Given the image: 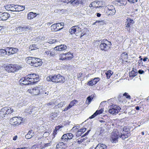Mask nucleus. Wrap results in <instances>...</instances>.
Instances as JSON below:
<instances>
[{"label":"nucleus","mask_w":149,"mask_h":149,"mask_svg":"<svg viewBox=\"0 0 149 149\" xmlns=\"http://www.w3.org/2000/svg\"><path fill=\"white\" fill-rule=\"evenodd\" d=\"M101 40H96L95 41L96 43H98ZM100 44V49L104 51H107L111 47V42L108 41L107 40L104 39L101 40Z\"/></svg>","instance_id":"nucleus-1"},{"label":"nucleus","mask_w":149,"mask_h":149,"mask_svg":"<svg viewBox=\"0 0 149 149\" xmlns=\"http://www.w3.org/2000/svg\"><path fill=\"white\" fill-rule=\"evenodd\" d=\"M22 68L21 65L16 64H10L5 67V69L8 72L14 73L20 70Z\"/></svg>","instance_id":"nucleus-2"},{"label":"nucleus","mask_w":149,"mask_h":149,"mask_svg":"<svg viewBox=\"0 0 149 149\" xmlns=\"http://www.w3.org/2000/svg\"><path fill=\"white\" fill-rule=\"evenodd\" d=\"M109 113L113 115H116L118 113L121 109L119 106L114 104H112L110 106H109Z\"/></svg>","instance_id":"nucleus-3"},{"label":"nucleus","mask_w":149,"mask_h":149,"mask_svg":"<svg viewBox=\"0 0 149 149\" xmlns=\"http://www.w3.org/2000/svg\"><path fill=\"white\" fill-rule=\"evenodd\" d=\"M26 76V78H28L30 81H32V82H31L32 84H34L39 80L38 75L35 74H29Z\"/></svg>","instance_id":"nucleus-4"},{"label":"nucleus","mask_w":149,"mask_h":149,"mask_svg":"<svg viewBox=\"0 0 149 149\" xmlns=\"http://www.w3.org/2000/svg\"><path fill=\"white\" fill-rule=\"evenodd\" d=\"M22 118L19 117V118L17 117H13L10 120V123L14 125H17L20 124L22 121Z\"/></svg>","instance_id":"nucleus-5"},{"label":"nucleus","mask_w":149,"mask_h":149,"mask_svg":"<svg viewBox=\"0 0 149 149\" xmlns=\"http://www.w3.org/2000/svg\"><path fill=\"white\" fill-rule=\"evenodd\" d=\"M27 78V76L25 77H23L21 78L19 81V83H20V85H28L29 84H32L31 82H32V81H30L28 78Z\"/></svg>","instance_id":"nucleus-6"},{"label":"nucleus","mask_w":149,"mask_h":149,"mask_svg":"<svg viewBox=\"0 0 149 149\" xmlns=\"http://www.w3.org/2000/svg\"><path fill=\"white\" fill-rule=\"evenodd\" d=\"M81 29L80 28L79 26H72L69 30V32L72 34L74 33L77 36L80 32L81 31Z\"/></svg>","instance_id":"nucleus-7"},{"label":"nucleus","mask_w":149,"mask_h":149,"mask_svg":"<svg viewBox=\"0 0 149 149\" xmlns=\"http://www.w3.org/2000/svg\"><path fill=\"white\" fill-rule=\"evenodd\" d=\"M54 82L56 83L58 82L63 83L65 81L64 77L60 74L55 75L54 77Z\"/></svg>","instance_id":"nucleus-8"},{"label":"nucleus","mask_w":149,"mask_h":149,"mask_svg":"<svg viewBox=\"0 0 149 149\" xmlns=\"http://www.w3.org/2000/svg\"><path fill=\"white\" fill-rule=\"evenodd\" d=\"M118 132L116 130H114L111 133V140L112 143H116L118 138Z\"/></svg>","instance_id":"nucleus-9"},{"label":"nucleus","mask_w":149,"mask_h":149,"mask_svg":"<svg viewBox=\"0 0 149 149\" xmlns=\"http://www.w3.org/2000/svg\"><path fill=\"white\" fill-rule=\"evenodd\" d=\"M28 92L30 93L32 95H36L40 93V91L38 87H36L31 88L27 90Z\"/></svg>","instance_id":"nucleus-10"},{"label":"nucleus","mask_w":149,"mask_h":149,"mask_svg":"<svg viewBox=\"0 0 149 149\" xmlns=\"http://www.w3.org/2000/svg\"><path fill=\"white\" fill-rule=\"evenodd\" d=\"M38 108L35 107H30L29 108L26 109L25 110L26 112L29 113V114L31 113H36L38 111Z\"/></svg>","instance_id":"nucleus-11"},{"label":"nucleus","mask_w":149,"mask_h":149,"mask_svg":"<svg viewBox=\"0 0 149 149\" xmlns=\"http://www.w3.org/2000/svg\"><path fill=\"white\" fill-rule=\"evenodd\" d=\"M10 17V15L7 13L0 12V20H6Z\"/></svg>","instance_id":"nucleus-12"},{"label":"nucleus","mask_w":149,"mask_h":149,"mask_svg":"<svg viewBox=\"0 0 149 149\" xmlns=\"http://www.w3.org/2000/svg\"><path fill=\"white\" fill-rule=\"evenodd\" d=\"M127 22H126L125 25L126 27L129 28L130 29L131 28V26L134 23V21L133 19L130 18H128L127 19Z\"/></svg>","instance_id":"nucleus-13"},{"label":"nucleus","mask_w":149,"mask_h":149,"mask_svg":"<svg viewBox=\"0 0 149 149\" xmlns=\"http://www.w3.org/2000/svg\"><path fill=\"white\" fill-rule=\"evenodd\" d=\"M67 46L64 45H61L57 46L54 48L55 50H57L60 51H63L67 49Z\"/></svg>","instance_id":"nucleus-14"},{"label":"nucleus","mask_w":149,"mask_h":149,"mask_svg":"<svg viewBox=\"0 0 149 149\" xmlns=\"http://www.w3.org/2000/svg\"><path fill=\"white\" fill-rule=\"evenodd\" d=\"M35 134L34 132L32 130H31L29 131L28 134L25 135V138L28 139L31 138Z\"/></svg>","instance_id":"nucleus-15"},{"label":"nucleus","mask_w":149,"mask_h":149,"mask_svg":"<svg viewBox=\"0 0 149 149\" xmlns=\"http://www.w3.org/2000/svg\"><path fill=\"white\" fill-rule=\"evenodd\" d=\"M66 143L61 142L57 144L56 145V148L59 149H64L65 148V146Z\"/></svg>","instance_id":"nucleus-16"},{"label":"nucleus","mask_w":149,"mask_h":149,"mask_svg":"<svg viewBox=\"0 0 149 149\" xmlns=\"http://www.w3.org/2000/svg\"><path fill=\"white\" fill-rule=\"evenodd\" d=\"M34 58L33 57H28L25 58V60L26 63L31 65L33 66V61Z\"/></svg>","instance_id":"nucleus-17"},{"label":"nucleus","mask_w":149,"mask_h":149,"mask_svg":"<svg viewBox=\"0 0 149 149\" xmlns=\"http://www.w3.org/2000/svg\"><path fill=\"white\" fill-rule=\"evenodd\" d=\"M107 146L104 144H98L95 149H107Z\"/></svg>","instance_id":"nucleus-18"},{"label":"nucleus","mask_w":149,"mask_h":149,"mask_svg":"<svg viewBox=\"0 0 149 149\" xmlns=\"http://www.w3.org/2000/svg\"><path fill=\"white\" fill-rule=\"evenodd\" d=\"M37 15L36 13L31 12L27 14V18L28 19H31L36 17Z\"/></svg>","instance_id":"nucleus-19"},{"label":"nucleus","mask_w":149,"mask_h":149,"mask_svg":"<svg viewBox=\"0 0 149 149\" xmlns=\"http://www.w3.org/2000/svg\"><path fill=\"white\" fill-rule=\"evenodd\" d=\"M116 12V10L114 8L112 9L108 8L107 12V14L109 16H112L114 15Z\"/></svg>","instance_id":"nucleus-20"},{"label":"nucleus","mask_w":149,"mask_h":149,"mask_svg":"<svg viewBox=\"0 0 149 149\" xmlns=\"http://www.w3.org/2000/svg\"><path fill=\"white\" fill-rule=\"evenodd\" d=\"M137 74L138 72H136V70L133 68L131 73L129 74V75L130 77H134L137 75Z\"/></svg>","instance_id":"nucleus-21"},{"label":"nucleus","mask_w":149,"mask_h":149,"mask_svg":"<svg viewBox=\"0 0 149 149\" xmlns=\"http://www.w3.org/2000/svg\"><path fill=\"white\" fill-rule=\"evenodd\" d=\"M128 54L126 52L123 53L121 55V57L123 61L127 62L126 60L128 58Z\"/></svg>","instance_id":"nucleus-22"},{"label":"nucleus","mask_w":149,"mask_h":149,"mask_svg":"<svg viewBox=\"0 0 149 149\" xmlns=\"http://www.w3.org/2000/svg\"><path fill=\"white\" fill-rule=\"evenodd\" d=\"M4 108L7 115L13 112V109L12 108H10L9 107L8 108L6 107H4Z\"/></svg>","instance_id":"nucleus-23"},{"label":"nucleus","mask_w":149,"mask_h":149,"mask_svg":"<svg viewBox=\"0 0 149 149\" xmlns=\"http://www.w3.org/2000/svg\"><path fill=\"white\" fill-rule=\"evenodd\" d=\"M6 115V112L4 109V108L2 109L0 111V117L3 118Z\"/></svg>","instance_id":"nucleus-24"},{"label":"nucleus","mask_w":149,"mask_h":149,"mask_svg":"<svg viewBox=\"0 0 149 149\" xmlns=\"http://www.w3.org/2000/svg\"><path fill=\"white\" fill-rule=\"evenodd\" d=\"M64 24L63 22L60 23H56V25L58 31H59L62 29L64 27Z\"/></svg>","instance_id":"nucleus-25"},{"label":"nucleus","mask_w":149,"mask_h":149,"mask_svg":"<svg viewBox=\"0 0 149 149\" xmlns=\"http://www.w3.org/2000/svg\"><path fill=\"white\" fill-rule=\"evenodd\" d=\"M16 11H20L24 10L25 7L24 6L16 5Z\"/></svg>","instance_id":"nucleus-26"},{"label":"nucleus","mask_w":149,"mask_h":149,"mask_svg":"<svg viewBox=\"0 0 149 149\" xmlns=\"http://www.w3.org/2000/svg\"><path fill=\"white\" fill-rule=\"evenodd\" d=\"M65 57H66V60H68L70 59H71L73 56L72 54L70 53V52H68L67 53L65 54Z\"/></svg>","instance_id":"nucleus-27"},{"label":"nucleus","mask_w":149,"mask_h":149,"mask_svg":"<svg viewBox=\"0 0 149 149\" xmlns=\"http://www.w3.org/2000/svg\"><path fill=\"white\" fill-rule=\"evenodd\" d=\"M68 137L66 134H63L61 138V141L63 142H67L68 140Z\"/></svg>","instance_id":"nucleus-28"},{"label":"nucleus","mask_w":149,"mask_h":149,"mask_svg":"<svg viewBox=\"0 0 149 149\" xmlns=\"http://www.w3.org/2000/svg\"><path fill=\"white\" fill-rule=\"evenodd\" d=\"M65 104V102H61L57 105H56L54 107V109H57L58 108L61 107L63 106Z\"/></svg>","instance_id":"nucleus-29"},{"label":"nucleus","mask_w":149,"mask_h":149,"mask_svg":"<svg viewBox=\"0 0 149 149\" xmlns=\"http://www.w3.org/2000/svg\"><path fill=\"white\" fill-rule=\"evenodd\" d=\"M93 96L91 95L88 97L87 98V100L86 101V103L89 104H90L92 100L93 99Z\"/></svg>","instance_id":"nucleus-30"},{"label":"nucleus","mask_w":149,"mask_h":149,"mask_svg":"<svg viewBox=\"0 0 149 149\" xmlns=\"http://www.w3.org/2000/svg\"><path fill=\"white\" fill-rule=\"evenodd\" d=\"M56 24H54L51 26V29L52 31H57V28Z\"/></svg>","instance_id":"nucleus-31"},{"label":"nucleus","mask_w":149,"mask_h":149,"mask_svg":"<svg viewBox=\"0 0 149 149\" xmlns=\"http://www.w3.org/2000/svg\"><path fill=\"white\" fill-rule=\"evenodd\" d=\"M7 54V52L6 49H0V55L4 56Z\"/></svg>","instance_id":"nucleus-32"},{"label":"nucleus","mask_w":149,"mask_h":149,"mask_svg":"<svg viewBox=\"0 0 149 149\" xmlns=\"http://www.w3.org/2000/svg\"><path fill=\"white\" fill-rule=\"evenodd\" d=\"M6 51L7 52V54L8 55H9L12 54V47H7L6 48Z\"/></svg>","instance_id":"nucleus-33"},{"label":"nucleus","mask_w":149,"mask_h":149,"mask_svg":"<svg viewBox=\"0 0 149 149\" xmlns=\"http://www.w3.org/2000/svg\"><path fill=\"white\" fill-rule=\"evenodd\" d=\"M113 72L111 70H108L107 72L106 73V74L107 76V79H109L111 76L113 74Z\"/></svg>","instance_id":"nucleus-34"},{"label":"nucleus","mask_w":149,"mask_h":149,"mask_svg":"<svg viewBox=\"0 0 149 149\" xmlns=\"http://www.w3.org/2000/svg\"><path fill=\"white\" fill-rule=\"evenodd\" d=\"M82 3V0H72L71 2V4H79Z\"/></svg>","instance_id":"nucleus-35"},{"label":"nucleus","mask_w":149,"mask_h":149,"mask_svg":"<svg viewBox=\"0 0 149 149\" xmlns=\"http://www.w3.org/2000/svg\"><path fill=\"white\" fill-rule=\"evenodd\" d=\"M93 85L96 84L99 81V77H95L93 79H92Z\"/></svg>","instance_id":"nucleus-36"},{"label":"nucleus","mask_w":149,"mask_h":149,"mask_svg":"<svg viewBox=\"0 0 149 149\" xmlns=\"http://www.w3.org/2000/svg\"><path fill=\"white\" fill-rule=\"evenodd\" d=\"M16 30L17 32L19 33L24 31L23 27L22 26H19L18 27H16Z\"/></svg>","instance_id":"nucleus-37"},{"label":"nucleus","mask_w":149,"mask_h":149,"mask_svg":"<svg viewBox=\"0 0 149 149\" xmlns=\"http://www.w3.org/2000/svg\"><path fill=\"white\" fill-rule=\"evenodd\" d=\"M40 61H39L38 62L34 63L33 66L37 67L41 66L42 64V61L41 60Z\"/></svg>","instance_id":"nucleus-38"},{"label":"nucleus","mask_w":149,"mask_h":149,"mask_svg":"<svg viewBox=\"0 0 149 149\" xmlns=\"http://www.w3.org/2000/svg\"><path fill=\"white\" fill-rule=\"evenodd\" d=\"M65 56V54H60L59 55V59L62 60H66V57Z\"/></svg>","instance_id":"nucleus-39"},{"label":"nucleus","mask_w":149,"mask_h":149,"mask_svg":"<svg viewBox=\"0 0 149 149\" xmlns=\"http://www.w3.org/2000/svg\"><path fill=\"white\" fill-rule=\"evenodd\" d=\"M37 49V46L36 45L33 44L30 46L29 49L31 50H35Z\"/></svg>","instance_id":"nucleus-40"},{"label":"nucleus","mask_w":149,"mask_h":149,"mask_svg":"<svg viewBox=\"0 0 149 149\" xmlns=\"http://www.w3.org/2000/svg\"><path fill=\"white\" fill-rule=\"evenodd\" d=\"M23 29L24 31H26L29 30L31 29V27L29 26L24 25L22 26Z\"/></svg>","instance_id":"nucleus-41"},{"label":"nucleus","mask_w":149,"mask_h":149,"mask_svg":"<svg viewBox=\"0 0 149 149\" xmlns=\"http://www.w3.org/2000/svg\"><path fill=\"white\" fill-rule=\"evenodd\" d=\"M54 76H49L47 77L46 79L48 81H52L53 82H54Z\"/></svg>","instance_id":"nucleus-42"},{"label":"nucleus","mask_w":149,"mask_h":149,"mask_svg":"<svg viewBox=\"0 0 149 149\" xmlns=\"http://www.w3.org/2000/svg\"><path fill=\"white\" fill-rule=\"evenodd\" d=\"M118 2L120 3L122 5H125L127 3V1L126 0H121L117 1Z\"/></svg>","instance_id":"nucleus-43"},{"label":"nucleus","mask_w":149,"mask_h":149,"mask_svg":"<svg viewBox=\"0 0 149 149\" xmlns=\"http://www.w3.org/2000/svg\"><path fill=\"white\" fill-rule=\"evenodd\" d=\"M11 8H10V11H16V5L12 4L11 5Z\"/></svg>","instance_id":"nucleus-44"},{"label":"nucleus","mask_w":149,"mask_h":149,"mask_svg":"<svg viewBox=\"0 0 149 149\" xmlns=\"http://www.w3.org/2000/svg\"><path fill=\"white\" fill-rule=\"evenodd\" d=\"M34 58L33 59V65L34 63H36L37 62H38L39 61H40L41 60L40 59L37 58H35V57H33Z\"/></svg>","instance_id":"nucleus-45"},{"label":"nucleus","mask_w":149,"mask_h":149,"mask_svg":"<svg viewBox=\"0 0 149 149\" xmlns=\"http://www.w3.org/2000/svg\"><path fill=\"white\" fill-rule=\"evenodd\" d=\"M18 51V49L16 48L12 47V54L16 53Z\"/></svg>","instance_id":"nucleus-46"},{"label":"nucleus","mask_w":149,"mask_h":149,"mask_svg":"<svg viewBox=\"0 0 149 149\" xmlns=\"http://www.w3.org/2000/svg\"><path fill=\"white\" fill-rule=\"evenodd\" d=\"M97 22L100 23V24L102 25H104V24H106V22H104V20H103L102 19L96 20V21L95 22V23H96Z\"/></svg>","instance_id":"nucleus-47"},{"label":"nucleus","mask_w":149,"mask_h":149,"mask_svg":"<svg viewBox=\"0 0 149 149\" xmlns=\"http://www.w3.org/2000/svg\"><path fill=\"white\" fill-rule=\"evenodd\" d=\"M67 136L68 139H72L73 136V135L70 133H68L66 134Z\"/></svg>","instance_id":"nucleus-48"},{"label":"nucleus","mask_w":149,"mask_h":149,"mask_svg":"<svg viewBox=\"0 0 149 149\" xmlns=\"http://www.w3.org/2000/svg\"><path fill=\"white\" fill-rule=\"evenodd\" d=\"M54 105L55 102H52L48 103L47 104V106L49 108H51Z\"/></svg>","instance_id":"nucleus-49"},{"label":"nucleus","mask_w":149,"mask_h":149,"mask_svg":"<svg viewBox=\"0 0 149 149\" xmlns=\"http://www.w3.org/2000/svg\"><path fill=\"white\" fill-rule=\"evenodd\" d=\"M57 50H55L54 48V50H53L52 51H51L50 53V55L51 56H54L56 54V51Z\"/></svg>","instance_id":"nucleus-50"},{"label":"nucleus","mask_w":149,"mask_h":149,"mask_svg":"<svg viewBox=\"0 0 149 149\" xmlns=\"http://www.w3.org/2000/svg\"><path fill=\"white\" fill-rule=\"evenodd\" d=\"M119 136L123 139H125V138H128V136H125L123 134V133H121V135L120 134L119 135Z\"/></svg>","instance_id":"nucleus-51"},{"label":"nucleus","mask_w":149,"mask_h":149,"mask_svg":"<svg viewBox=\"0 0 149 149\" xmlns=\"http://www.w3.org/2000/svg\"><path fill=\"white\" fill-rule=\"evenodd\" d=\"M11 4H9L5 6V9L7 10L10 11V8H11Z\"/></svg>","instance_id":"nucleus-52"},{"label":"nucleus","mask_w":149,"mask_h":149,"mask_svg":"<svg viewBox=\"0 0 149 149\" xmlns=\"http://www.w3.org/2000/svg\"><path fill=\"white\" fill-rule=\"evenodd\" d=\"M104 111V109L101 108V109L99 110H97L95 112H97V115L102 113Z\"/></svg>","instance_id":"nucleus-53"},{"label":"nucleus","mask_w":149,"mask_h":149,"mask_svg":"<svg viewBox=\"0 0 149 149\" xmlns=\"http://www.w3.org/2000/svg\"><path fill=\"white\" fill-rule=\"evenodd\" d=\"M72 0H61V2L65 3H68L71 2Z\"/></svg>","instance_id":"nucleus-54"},{"label":"nucleus","mask_w":149,"mask_h":149,"mask_svg":"<svg viewBox=\"0 0 149 149\" xmlns=\"http://www.w3.org/2000/svg\"><path fill=\"white\" fill-rule=\"evenodd\" d=\"M123 95L125 96L127 98L130 99V96L129 95H128V93H127L125 92L123 94Z\"/></svg>","instance_id":"nucleus-55"},{"label":"nucleus","mask_w":149,"mask_h":149,"mask_svg":"<svg viewBox=\"0 0 149 149\" xmlns=\"http://www.w3.org/2000/svg\"><path fill=\"white\" fill-rule=\"evenodd\" d=\"M97 115V112H95L94 114L89 118V119H91L95 118Z\"/></svg>","instance_id":"nucleus-56"},{"label":"nucleus","mask_w":149,"mask_h":149,"mask_svg":"<svg viewBox=\"0 0 149 149\" xmlns=\"http://www.w3.org/2000/svg\"><path fill=\"white\" fill-rule=\"evenodd\" d=\"M82 75V73L80 72L77 74V78L79 80H81V76Z\"/></svg>","instance_id":"nucleus-57"},{"label":"nucleus","mask_w":149,"mask_h":149,"mask_svg":"<svg viewBox=\"0 0 149 149\" xmlns=\"http://www.w3.org/2000/svg\"><path fill=\"white\" fill-rule=\"evenodd\" d=\"M106 104H107V101H104L102 102L100 104V107L104 106Z\"/></svg>","instance_id":"nucleus-58"},{"label":"nucleus","mask_w":149,"mask_h":149,"mask_svg":"<svg viewBox=\"0 0 149 149\" xmlns=\"http://www.w3.org/2000/svg\"><path fill=\"white\" fill-rule=\"evenodd\" d=\"M57 40H50L48 43L50 44H53L54 43L56 42H57Z\"/></svg>","instance_id":"nucleus-59"},{"label":"nucleus","mask_w":149,"mask_h":149,"mask_svg":"<svg viewBox=\"0 0 149 149\" xmlns=\"http://www.w3.org/2000/svg\"><path fill=\"white\" fill-rule=\"evenodd\" d=\"M72 107L69 104V105L65 109H64L63 111H67L68 109H69L70 108H71Z\"/></svg>","instance_id":"nucleus-60"},{"label":"nucleus","mask_w":149,"mask_h":149,"mask_svg":"<svg viewBox=\"0 0 149 149\" xmlns=\"http://www.w3.org/2000/svg\"><path fill=\"white\" fill-rule=\"evenodd\" d=\"M87 84L89 86H93V84L92 79L88 82Z\"/></svg>","instance_id":"nucleus-61"},{"label":"nucleus","mask_w":149,"mask_h":149,"mask_svg":"<svg viewBox=\"0 0 149 149\" xmlns=\"http://www.w3.org/2000/svg\"><path fill=\"white\" fill-rule=\"evenodd\" d=\"M86 128H84L82 129H81L79 130L80 132L83 133L86 131Z\"/></svg>","instance_id":"nucleus-62"},{"label":"nucleus","mask_w":149,"mask_h":149,"mask_svg":"<svg viewBox=\"0 0 149 149\" xmlns=\"http://www.w3.org/2000/svg\"><path fill=\"white\" fill-rule=\"evenodd\" d=\"M51 145V143L50 142L49 143L45 144L44 145V147H46L49 146H50Z\"/></svg>","instance_id":"nucleus-63"},{"label":"nucleus","mask_w":149,"mask_h":149,"mask_svg":"<svg viewBox=\"0 0 149 149\" xmlns=\"http://www.w3.org/2000/svg\"><path fill=\"white\" fill-rule=\"evenodd\" d=\"M62 126H61L60 125H58V126H56V127H55V130H59L60 129V128H62Z\"/></svg>","instance_id":"nucleus-64"}]
</instances>
